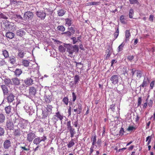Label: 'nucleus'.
<instances>
[{
  "mask_svg": "<svg viewBox=\"0 0 155 155\" xmlns=\"http://www.w3.org/2000/svg\"><path fill=\"white\" fill-rule=\"evenodd\" d=\"M135 128L133 126H129L127 128V130L128 131H132L133 130H135Z\"/></svg>",
  "mask_w": 155,
  "mask_h": 155,
  "instance_id": "61",
  "label": "nucleus"
},
{
  "mask_svg": "<svg viewBox=\"0 0 155 155\" xmlns=\"http://www.w3.org/2000/svg\"><path fill=\"white\" fill-rule=\"evenodd\" d=\"M25 83L28 86H29L33 84V80L31 78H28L24 81Z\"/></svg>",
  "mask_w": 155,
  "mask_h": 155,
  "instance_id": "14",
  "label": "nucleus"
},
{
  "mask_svg": "<svg viewBox=\"0 0 155 155\" xmlns=\"http://www.w3.org/2000/svg\"><path fill=\"white\" fill-rule=\"evenodd\" d=\"M22 71L21 69L17 68L14 71L15 74L17 77H19L22 73Z\"/></svg>",
  "mask_w": 155,
  "mask_h": 155,
  "instance_id": "20",
  "label": "nucleus"
},
{
  "mask_svg": "<svg viewBox=\"0 0 155 155\" xmlns=\"http://www.w3.org/2000/svg\"><path fill=\"white\" fill-rule=\"evenodd\" d=\"M66 11L63 9H60L57 11L58 15L59 16H63L65 13Z\"/></svg>",
  "mask_w": 155,
  "mask_h": 155,
  "instance_id": "24",
  "label": "nucleus"
},
{
  "mask_svg": "<svg viewBox=\"0 0 155 155\" xmlns=\"http://www.w3.org/2000/svg\"><path fill=\"white\" fill-rule=\"evenodd\" d=\"M10 22H8L7 21H6L3 22V25L5 26V28H6L7 29H8V28H10Z\"/></svg>",
  "mask_w": 155,
  "mask_h": 155,
  "instance_id": "34",
  "label": "nucleus"
},
{
  "mask_svg": "<svg viewBox=\"0 0 155 155\" xmlns=\"http://www.w3.org/2000/svg\"><path fill=\"white\" fill-rule=\"evenodd\" d=\"M78 46L74 45L73 46H70L67 48V51L70 54H72L74 52H78L79 51Z\"/></svg>",
  "mask_w": 155,
  "mask_h": 155,
  "instance_id": "4",
  "label": "nucleus"
},
{
  "mask_svg": "<svg viewBox=\"0 0 155 155\" xmlns=\"http://www.w3.org/2000/svg\"><path fill=\"white\" fill-rule=\"evenodd\" d=\"M135 72V75L137 77V78L139 79L142 76V73L140 70H136Z\"/></svg>",
  "mask_w": 155,
  "mask_h": 155,
  "instance_id": "21",
  "label": "nucleus"
},
{
  "mask_svg": "<svg viewBox=\"0 0 155 155\" xmlns=\"http://www.w3.org/2000/svg\"><path fill=\"white\" fill-rule=\"evenodd\" d=\"M112 48L110 46H109L107 47L106 51V59H107L112 54L111 50Z\"/></svg>",
  "mask_w": 155,
  "mask_h": 155,
  "instance_id": "12",
  "label": "nucleus"
},
{
  "mask_svg": "<svg viewBox=\"0 0 155 155\" xmlns=\"http://www.w3.org/2000/svg\"><path fill=\"white\" fill-rule=\"evenodd\" d=\"M5 117L2 114H0V123H3L5 120Z\"/></svg>",
  "mask_w": 155,
  "mask_h": 155,
  "instance_id": "30",
  "label": "nucleus"
},
{
  "mask_svg": "<svg viewBox=\"0 0 155 155\" xmlns=\"http://www.w3.org/2000/svg\"><path fill=\"white\" fill-rule=\"evenodd\" d=\"M71 39L73 41V44H76L78 41V39L75 37H73L71 38Z\"/></svg>",
  "mask_w": 155,
  "mask_h": 155,
  "instance_id": "53",
  "label": "nucleus"
},
{
  "mask_svg": "<svg viewBox=\"0 0 155 155\" xmlns=\"http://www.w3.org/2000/svg\"><path fill=\"white\" fill-rule=\"evenodd\" d=\"M5 133L4 129L0 127V136L4 135Z\"/></svg>",
  "mask_w": 155,
  "mask_h": 155,
  "instance_id": "50",
  "label": "nucleus"
},
{
  "mask_svg": "<svg viewBox=\"0 0 155 155\" xmlns=\"http://www.w3.org/2000/svg\"><path fill=\"white\" fill-rule=\"evenodd\" d=\"M97 136L95 134L92 136L91 138V141L92 144L96 143L97 142Z\"/></svg>",
  "mask_w": 155,
  "mask_h": 155,
  "instance_id": "27",
  "label": "nucleus"
},
{
  "mask_svg": "<svg viewBox=\"0 0 155 155\" xmlns=\"http://www.w3.org/2000/svg\"><path fill=\"white\" fill-rule=\"evenodd\" d=\"M130 3L131 4H136L137 5L139 4V2L137 0H129Z\"/></svg>",
  "mask_w": 155,
  "mask_h": 155,
  "instance_id": "44",
  "label": "nucleus"
},
{
  "mask_svg": "<svg viewBox=\"0 0 155 155\" xmlns=\"http://www.w3.org/2000/svg\"><path fill=\"white\" fill-rule=\"evenodd\" d=\"M6 37L10 39L13 38L15 36L14 33L12 32H8L6 33L5 35Z\"/></svg>",
  "mask_w": 155,
  "mask_h": 155,
  "instance_id": "19",
  "label": "nucleus"
},
{
  "mask_svg": "<svg viewBox=\"0 0 155 155\" xmlns=\"http://www.w3.org/2000/svg\"><path fill=\"white\" fill-rule=\"evenodd\" d=\"M72 97H73V101L74 102L76 100V96L74 92L72 93Z\"/></svg>",
  "mask_w": 155,
  "mask_h": 155,
  "instance_id": "62",
  "label": "nucleus"
},
{
  "mask_svg": "<svg viewBox=\"0 0 155 155\" xmlns=\"http://www.w3.org/2000/svg\"><path fill=\"white\" fill-rule=\"evenodd\" d=\"M124 45V42H123L119 46L118 48V52H120L123 50Z\"/></svg>",
  "mask_w": 155,
  "mask_h": 155,
  "instance_id": "38",
  "label": "nucleus"
},
{
  "mask_svg": "<svg viewBox=\"0 0 155 155\" xmlns=\"http://www.w3.org/2000/svg\"><path fill=\"white\" fill-rule=\"evenodd\" d=\"M14 17L15 18H17L18 19H20L21 20H24L23 18L20 15H18V14H15L14 15Z\"/></svg>",
  "mask_w": 155,
  "mask_h": 155,
  "instance_id": "39",
  "label": "nucleus"
},
{
  "mask_svg": "<svg viewBox=\"0 0 155 155\" xmlns=\"http://www.w3.org/2000/svg\"><path fill=\"white\" fill-rule=\"evenodd\" d=\"M1 88L3 90V93H7L8 92V89L6 86L5 85H2L1 86Z\"/></svg>",
  "mask_w": 155,
  "mask_h": 155,
  "instance_id": "28",
  "label": "nucleus"
},
{
  "mask_svg": "<svg viewBox=\"0 0 155 155\" xmlns=\"http://www.w3.org/2000/svg\"><path fill=\"white\" fill-rule=\"evenodd\" d=\"M74 142L72 140L71 141L69 142V143L68 144L67 146L68 148H70L73 146L74 145Z\"/></svg>",
  "mask_w": 155,
  "mask_h": 155,
  "instance_id": "43",
  "label": "nucleus"
},
{
  "mask_svg": "<svg viewBox=\"0 0 155 155\" xmlns=\"http://www.w3.org/2000/svg\"><path fill=\"white\" fill-rule=\"evenodd\" d=\"M77 109L78 110V114H80L82 110V105L80 103L78 104Z\"/></svg>",
  "mask_w": 155,
  "mask_h": 155,
  "instance_id": "29",
  "label": "nucleus"
},
{
  "mask_svg": "<svg viewBox=\"0 0 155 155\" xmlns=\"http://www.w3.org/2000/svg\"><path fill=\"white\" fill-rule=\"evenodd\" d=\"M45 101L47 103H49L51 101V99L48 96H46L44 97Z\"/></svg>",
  "mask_w": 155,
  "mask_h": 155,
  "instance_id": "48",
  "label": "nucleus"
},
{
  "mask_svg": "<svg viewBox=\"0 0 155 155\" xmlns=\"http://www.w3.org/2000/svg\"><path fill=\"white\" fill-rule=\"evenodd\" d=\"M14 135L16 137H19L21 135V132L20 129H16L13 132Z\"/></svg>",
  "mask_w": 155,
  "mask_h": 155,
  "instance_id": "25",
  "label": "nucleus"
},
{
  "mask_svg": "<svg viewBox=\"0 0 155 155\" xmlns=\"http://www.w3.org/2000/svg\"><path fill=\"white\" fill-rule=\"evenodd\" d=\"M124 128L121 127L119 132L120 134L122 136L124 134Z\"/></svg>",
  "mask_w": 155,
  "mask_h": 155,
  "instance_id": "59",
  "label": "nucleus"
},
{
  "mask_svg": "<svg viewBox=\"0 0 155 155\" xmlns=\"http://www.w3.org/2000/svg\"><path fill=\"white\" fill-rule=\"evenodd\" d=\"M101 139H98L96 143L92 144V145L90 148L89 155L92 154L94 150V149H99L101 147Z\"/></svg>",
  "mask_w": 155,
  "mask_h": 155,
  "instance_id": "1",
  "label": "nucleus"
},
{
  "mask_svg": "<svg viewBox=\"0 0 155 155\" xmlns=\"http://www.w3.org/2000/svg\"><path fill=\"white\" fill-rule=\"evenodd\" d=\"M57 29L58 30L63 32L65 30V28L62 25L58 26L57 27Z\"/></svg>",
  "mask_w": 155,
  "mask_h": 155,
  "instance_id": "41",
  "label": "nucleus"
},
{
  "mask_svg": "<svg viewBox=\"0 0 155 155\" xmlns=\"http://www.w3.org/2000/svg\"><path fill=\"white\" fill-rule=\"evenodd\" d=\"M11 146V143L9 140H6L4 143L3 147L5 149H8Z\"/></svg>",
  "mask_w": 155,
  "mask_h": 155,
  "instance_id": "11",
  "label": "nucleus"
},
{
  "mask_svg": "<svg viewBox=\"0 0 155 155\" xmlns=\"http://www.w3.org/2000/svg\"><path fill=\"white\" fill-rule=\"evenodd\" d=\"M148 105L149 107H152L153 105V101L152 99H150L148 103Z\"/></svg>",
  "mask_w": 155,
  "mask_h": 155,
  "instance_id": "58",
  "label": "nucleus"
},
{
  "mask_svg": "<svg viewBox=\"0 0 155 155\" xmlns=\"http://www.w3.org/2000/svg\"><path fill=\"white\" fill-rule=\"evenodd\" d=\"M140 118V117L139 115L137 114L135 117L134 118V119L136 123H138L139 122Z\"/></svg>",
  "mask_w": 155,
  "mask_h": 155,
  "instance_id": "47",
  "label": "nucleus"
},
{
  "mask_svg": "<svg viewBox=\"0 0 155 155\" xmlns=\"http://www.w3.org/2000/svg\"><path fill=\"white\" fill-rule=\"evenodd\" d=\"M62 101L65 104L67 105L68 103V97H64L62 100Z\"/></svg>",
  "mask_w": 155,
  "mask_h": 155,
  "instance_id": "45",
  "label": "nucleus"
},
{
  "mask_svg": "<svg viewBox=\"0 0 155 155\" xmlns=\"http://www.w3.org/2000/svg\"><path fill=\"white\" fill-rule=\"evenodd\" d=\"M2 54L5 58H7L9 56L8 52L6 50H4L2 51Z\"/></svg>",
  "mask_w": 155,
  "mask_h": 155,
  "instance_id": "40",
  "label": "nucleus"
},
{
  "mask_svg": "<svg viewBox=\"0 0 155 155\" xmlns=\"http://www.w3.org/2000/svg\"><path fill=\"white\" fill-rule=\"evenodd\" d=\"M25 54L24 51H20L18 53V57L21 58H23Z\"/></svg>",
  "mask_w": 155,
  "mask_h": 155,
  "instance_id": "46",
  "label": "nucleus"
},
{
  "mask_svg": "<svg viewBox=\"0 0 155 155\" xmlns=\"http://www.w3.org/2000/svg\"><path fill=\"white\" fill-rule=\"evenodd\" d=\"M119 77L117 75H113L110 78L112 83L114 84L118 83V82Z\"/></svg>",
  "mask_w": 155,
  "mask_h": 155,
  "instance_id": "10",
  "label": "nucleus"
},
{
  "mask_svg": "<svg viewBox=\"0 0 155 155\" xmlns=\"http://www.w3.org/2000/svg\"><path fill=\"white\" fill-rule=\"evenodd\" d=\"M4 82L7 85L10 84H12V81L9 78H5L4 80Z\"/></svg>",
  "mask_w": 155,
  "mask_h": 155,
  "instance_id": "35",
  "label": "nucleus"
},
{
  "mask_svg": "<svg viewBox=\"0 0 155 155\" xmlns=\"http://www.w3.org/2000/svg\"><path fill=\"white\" fill-rule=\"evenodd\" d=\"M12 84L15 85H18L19 84L20 80L19 79L17 78H15L12 79Z\"/></svg>",
  "mask_w": 155,
  "mask_h": 155,
  "instance_id": "18",
  "label": "nucleus"
},
{
  "mask_svg": "<svg viewBox=\"0 0 155 155\" xmlns=\"http://www.w3.org/2000/svg\"><path fill=\"white\" fill-rule=\"evenodd\" d=\"M134 58V56H133L129 55L128 56L127 59L129 61H132Z\"/></svg>",
  "mask_w": 155,
  "mask_h": 155,
  "instance_id": "64",
  "label": "nucleus"
},
{
  "mask_svg": "<svg viewBox=\"0 0 155 155\" xmlns=\"http://www.w3.org/2000/svg\"><path fill=\"white\" fill-rule=\"evenodd\" d=\"M131 36L130 30H126L125 31V41L127 42L129 40L130 37Z\"/></svg>",
  "mask_w": 155,
  "mask_h": 155,
  "instance_id": "15",
  "label": "nucleus"
},
{
  "mask_svg": "<svg viewBox=\"0 0 155 155\" xmlns=\"http://www.w3.org/2000/svg\"><path fill=\"white\" fill-rule=\"evenodd\" d=\"M155 81H153L150 83V89H153V88L154 86V85L155 84Z\"/></svg>",
  "mask_w": 155,
  "mask_h": 155,
  "instance_id": "55",
  "label": "nucleus"
},
{
  "mask_svg": "<svg viewBox=\"0 0 155 155\" xmlns=\"http://www.w3.org/2000/svg\"><path fill=\"white\" fill-rule=\"evenodd\" d=\"M119 35V30L117 28L116 30V32L114 33V36L115 39H116L118 36Z\"/></svg>",
  "mask_w": 155,
  "mask_h": 155,
  "instance_id": "56",
  "label": "nucleus"
},
{
  "mask_svg": "<svg viewBox=\"0 0 155 155\" xmlns=\"http://www.w3.org/2000/svg\"><path fill=\"white\" fill-rule=\"evenodd\" d=\"M65 24L67 25L68 26H70L72 24V20L69 18H66L65 19Z\"/></svg>",
  "mask_w": 155,
  "mask_h": 155,
  "instance_id": "23",
  "label": "nucleus"
},
{
  "mask_svg": "<svg viewBox=\"0 0 155 155\" xmlns=\"http://www.w3.org/2000/svg\"><path fill=\"white\" fill-rule=\"evenodd\" d=\"M6 126L8 130H13L14 128V125L12 122L10 120H7L6 123Z\"/></svg>",
  "mask_w": 155,
  "mask_h": 155,
  "instance_id": "8",
  "label": "nucleus"
},
{
  "mask_svg": "<svg viewBox=\"0 0 155 155\" xmlns=\"http://www.w3.org/2000/svg\"><path fill=\"white\" fill-rule=\"evenodd\" d=\"M18 120L19 126L22 129H25L28 124L29 122L28 120H25L22 118H20Z\"/></svg>",
  "mask_w": 155,
  "mask_h": 155,
  "instance_id": "3",
  "label": "nucleus"
},
{
  "mask_svg": "<svg viewBox=\"0 0 155 155\" xmlns=\"http://www.w3.org/2000/svg\"><path fill=\"white\" fill-rule=\"evenodd\" d=\"M25 32L22 29L18 30L17 31L16 35L19 36L21 37L25 34Z\"/></svg>",
  "mask_w": 155,
  "mask_h": 155,
  "instance_id": "17",
  "label": "nucleus"
},
{
  "mask_svg": "<svg viewBox=\"0 0 155 155\" xmlns=\"http://www.w3.org/2000/svg\"><path fill=\"white\" fill-rule=\"evenodd\" d=\"M53 118L55 122L57 121L59 119L60 120L62 121L63 119V116L61 115L59 111L55 113V114Z\"/></svg>",
  "mask_w": 155,
  "mask_h": 155,
  "instance_id": "7",
  "label": "nucleus"
},
{
  "mask_svg": "<svg viewBox=\"0 0 155 155\" xmlns=\"http://www.w3.org/2000/svg\"><path fill=\"white\" fill-rule=\"evenodd\" d=\"M134 14V10L133 9L131 8L130 9L129 12V17L130 18L133 17Z\"/></svg>",
  "mask_w": 155,
  "mask_h": 155,
  "instance_id": "36",
  "label": "nucleus"
},
{
  "mask_svg": "<svg viewBox=\"0 0 155 155\" xmlns=\"http://www.w3.org/2000/svg\"><path fill=\"white\" fill-rule=\"evenodd\" d=\"M46 140V137L45 136L43 135L41 138L38 137L35 138L33 140V143L37 145L41 141L45 142Z\"/></svg>",
  "mask_w": 155,
  "mask_h": 155,
  "instance_id": "5",
  "label": "nucleus"
},
{
  "mask_svg": "<svg viewBox=\"0 0 155 155\" xmlns=\"http://www.w3.org/2000/svg\"><path fill=\"white\" fill-rule=\"evenodd\" d=\"M123 74L125 76L127 77L128 75V70L126 67H124L123 68Z\"/></svg>",
  "mask_w": 155,
  "mask_h": 155,
  "instance_id": "31",
  "label": "nucleus"
},
{
  "mask_svg": "<svg viewBox=\"0 0 155 155\" xmlns=\"http://www.w3.org/2000/svg\"><path fill=\"white\" fill-rule=\"evenodd\" d=\"M75 63H76V66L78 68H82V67L81 66V65H82L83 64L81 62H75Z\"/></svg>",
  "mask_w": 155,
  "mask_h": 155,
  "instance_id": "54",
  "label": "nucleus"
},
{
  "mask_svg": "<svg viewBox=\"0 0 155 155\" xmlns=\"http://www.w3.org/2000/svg\"><path fill=\"white\" fill-rule=\"evenodd\" d=\"M148 79V78H145L143 79L142 83L140 85V87H146L147 84V81Z\"/></svg>",
  "mask_w": 155,
  "mask_h": 155,
  "instance_id": "22",
  "label": "nucleus"
},
{
  "mask_svg": "<svg viewBox=\"0 0 155 155\" xmlns=\"http://www.w3.org/2000/svg\"><path fill=\"white\" fill-rule=\"evenodd\" d=\"M80 80V78L78 75H75L74 77V83L76 84Z\"/></svg>",
  "mask_w": 155,
  "mask_h": 155,
  "instance_id": "37",
  "label": "nucleus"
},
{
  "mask_svg": "<svg viewBox=\"0 0 155 155\" xmlns=\"http://www.w3.org/2000/svg\"><path fill=\"white\" fill-rule=\"evenodd\" d=\"M10 63L13 64H14L15 61V58H10Z\"/></svg>",
  "mask_w": 155,
  "mask_h": 155,
  "instance_id": "60",
  "label": "nucleus"
},
{
  "mask_svg": "<svg viewBox=\"0 0 155 155\" xmlns=\"http://www.w3.org/2000/svg\"><path fill=\"white\" fill-rule=\"evenodd\" d=\"M148 100V98H147L146 100V102L143 105V109L144 108H146L147 106V101Z\"/></svg>",
  "mask_w": 155,
  "mask_h": 155,
  "instance_id": "63",
  "label": "nucleus"
},
{
  "mask_svg": "<svg viewBox=\"0 0 155 155\" xmlns=\"http://www.w3.org/2000/svg\"><path fill=\"white\" fill-rule=\"evenodd\" d=\"M58 49L59 51L62 52H64L65 51V49L61 45L59 46Z\"/></svg>",
  "mask_w": 155,
  "mask_h": 155,
  "instance_id": "42",
  "label": "nucleus"
},
{
  "mask_svg": "<svg viewBox=\"0 0 155 155\" xmlns=\"http://www.w3.org/2000/svg\"><path fill=\"white\" fill-rule=\"evenodd\" d=\"M34 14L32 12L28 11L25 12L23 15L24 20L28 21L31 20L34 17Z\"/></svg>",
  "mask_w": 155,
  "mask_h": 155,
  "instance_id": "2",
  "label": "nucleus"
},
{
  "mask_svg": "<svg viewBox=\"0 0 155 155\" xmlns=\"http://www.w3.org/2000/svg\"><path fill=\"white\" fill-rule=\"evenodd\" d=\"M36 137L35 134L33 132H30L27 136V140L29 142H31Z\"/></svg>",
  "mask_w": 155,
  "mask_h": 155,
  "instance_id": "6",
  "label": "nucleus"
},
{
  "mask_svg": "<svg viewBox=\"0 0 155 155\" xmlns=\"http://www.w3.org/2000/svg\"><path fill=\"white\" fill-rule=\"evenodd\" d=\"M120 19L121 22L122 23H124V16L123 15H121L120 18Z\"/></svg>",
  "mask_w": 155,
  "mask_h": 155,
  "instance_id": "57",
  "label": "nucleus"
},
{
  "mask_svg": "<svg viewBox=\"0 0 155 155\" xmlns=\"http://www.w3.org/2000/svg\"><path fill=\"white\" fill-rule=\"evenodd\" d=\"M36 88L33 87H30L29 89V93L31 96H34L36 93Z\"/></svg>",
  "mask_w": 155,
  "mask_h": 155,
  "instance_id": "13",
  "label": "nucleus"
},
{
  "mask_svg": "<svg viewBox=\"0 0 155 155\" xmlns=\"http://www.w3.org/2000/svg\"><path fill=\"white\" fill-rule=\"evenodd\" d=\"M142 102V97H139L138 98V102L137 104V107H139L140 106Z\"/></svg>",
  "mask_w": 155,
  "mask_h": 155,
  "instance_id": "51",
  "label": "nucleus"
},
{
  "mask_svg": "<svg viewBox=\"0 0 155 155\" xmlns=\"http://www.w3.org/2000/svg\"><path fill=\"white\" fill-rule=\"evenodd\" d=\"M15 96L12 94H10L7 97L8 102L11 103L14 100Z\"/></svg>",
  "mask_w": 155,
  "mask_h": 155,
  "instance_id": "16",
  "label": "nucleus"
},
{
  "mask_svg": "<svg viewBox=\"0 0 155 155\" xmlns=\"http://www.w3.org/2000/svg\"><path fill=\"white\" fill-rule=\"evenodd\" d=\"M67 126L68 129H69L73 127L71 125V121H68L67 123Z\"/></svg>",
  "mask_w": 155,
  "mask_h": 155,
  "instance_id": "49",
  "label": "nucleus"
},
{
  "mask_svg": "<svg viewBox=\"0 0 155 155\" xmlns=\"http://www.w3.org/2000/svg\"><path fill=\"white\" fill-rule=\"evenodd\" d=\"M12 107L10 105H9L7 107H6L5 108V110L6 113L8 114L11 112V108Z\"/></svg>",
  "mask_w": 155,
  "mask_h": 155,
  "instance_id": "32",
  "label": "nucleus"
},
{
  "mask_svg": "<svg viewBox=\"0 0 155 155\" xmlns=\"http://www.w3.org/2000/svg\"><path fill=\"white\" fill-rule=\"evenodd\" d=\"M71 137H74V134H75V131H74V129L73 127L69 129Z\"/></svg>",
  "mask_w": 155,
  "mask_h": 155,
  "instance_id": "33",
  "label": "nucleus"
},
{
  "mask_svg": "<svg viewBox=\"0 0 155 155\" xmlns=\"http://www.w3.org/2000/svg\"><path fill=\"white\" fill-rule=\"evenodd\" d=\"M36 14L37 16L42 20H44L46 16V14L44 12L38 11Z\"/></svg>",
  "mask_w": 155,
  "mask_h": 155,
  "instance_id": "9",
  "label": "nucleus"
},
{
  "mask_svg": "<svg viewBox=\"0 0 155 155\" xmlns=\"http://www.w3.org/2000/svg\"><path fill=\"white\" fill-rule=\"evenodd\" d=\"M62 35L65 34L68 36H70L71 35V32L69 31H68L62 33L61 34Z\"/></svg>",
  "mask_w": 155,
  "mask_h": 155,
  "instance_id": "52",
  "label": "nucleus"
},
{
  "mask_svg": "<svg viewBox=\"0 0 155 155\" xmlns=\"http://www.w3.org/2000/svg\"><path fill=\"white\" fill-rule=\"evenodd\" d=\"M30 62L27 60H23L22 62V65L25 67H28L29 66Z\"/></svg>",
  "mask_w": 155,
  "mask_h": 155,
  "instance_id": "26",
  "label": "nucleus"
}]
</instances>
